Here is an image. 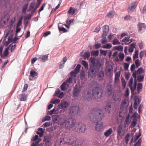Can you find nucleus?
<instances>
[{
    "mask_svg": "<svg viewBox=\"0 0 146 146\" xmlns=\"http://www.w3.org/2000/svg\"><path fill=\"white\" fill-rule=\"evenodd\" d=\"M67 85L66 82H64L60 86L61 89L62 91L66 90V86Z\"/></svg>",
    "mask_w": 146,
    "mask_h": 146,
    "instance_id": "nucleus-33",
    "label": "nucleus"
},
{
    "mask_svg": "<svg viewBox=\"0 0 146 146\" xmlns=\"http://www.w3.org/2000/svg\"><path fill=\"white\" fill-rule=\"evenodd\" d=\"M91 54L93 56H97L99 54V51L97 50L96 51H92L91 52Z\"/></svg>",
    "mask_w": 146,
    "mask_h": 146,
    "instance_id": "nucleus-39",
    "label": "nucleus"
},
{
    "mask_svg": "<svg viewBox=\"0 0 146 146\" xmlns=\"http://www.w3.org/2000/svg\"><path fill=\"white\" fill-rule=\"evenodd\" d=\"M102 93L103 91L102 89L100 88L96 87L93 89L92 94L95 100H97L101 98Z\"/></svg>",
    "mask_w": 146,
    "mask_h": 146,
    "instance_id": "nucleus-3",
    "label": "nucleus"
},
{
    "mask_svg": "<svg viewBox=\"0 0 146 146\" xmlns=\"http://www.w3.org/2000/svg\"><path fill=\"white\" fill-rule=\"evenodd\" d=\"M90 62V66H100L98 64V61L97 59L94 57H91L89 60Z\"/></svg>",
    "mask_w": 146,
    "mask_h": 146,
    "instance_id": "nucleus-8",
    "label": "nucleus"
},
{
    "mask_svg": "<svg viewBox=\"0 0 146 146\" xmlns=\"http://www.w3.org/2000/svg\"><path fill=\"white\" fill-rule=\"evenodd\" d=\"M44 133V130H43V129L41 128L38 129V131L36 133L37 134H38L40 137L43 136Z\"/></svg>",
    "mask_w": 146,
    "mask_h": 146,
    "instance_id": "nucleus-26",
    "label": "nucleus"
},
{
    "mask_svg": "<svg viewBox=\"0 0 146 146\" xmlns=\"http://www.w3.org/2000/svg\"><path fill=\"white\" fill-rule=\"evenodd\" d=\"M8 49L7 48H6L3 54V56L4 58L6 57L8 55Z\"/></svg>",
    "mask_w": 146,
    "mask_h": 146,
    "instance_id": "nucleus-54",
    "label": "nucleus"
},
{
    "mask_svg": "<svg viewBox=\"0 0 146 146\" xmlns=\"http://www.w3.org/2000/svg\"><path fill=\"white\" fill-rule=\"evenodd\" d=\"M134 72H135L136 75L137 76V75H138V74H143L144 73V71L143 68L142 67H140L138 69L137 71H135Z\"/></svg>",
    "mask_w": 146,
    "mask_h": 146,
    "instance_id": "nucleus-30",
    "label": "nucleus"
},
{
    "mask_svg": "<svg viewBox=\"0 0 146 146\" xmlns=\"http://www.w3.org/2000/svg\"><path fill=\"white\" fill-rule=\"evenodd\" d=\"M50 119L51 117L49 116L46 115L42 119V121L44 122L46 121L50 120Z\"/></svg>",
    "mask_w": 146,
    "mask_h": 146,
    "instance_id": "nucleus-47",
    "label": "nucleus"
},
{
    "mask_svg": "<svg viewBox=\"0 0 146 146\" xmlns=\"http://www.w3.org/2000/svg\"><path fill=\"white\" fill-rule=\"evenodd\" d=\"M35 5V3L34 1L31 2L30 5V9L31 10L33 11H35L38 7V6L37 7H34Z\"/></svg>",
    "mask_w": 146,
    "mask_h": 146,
    "instance_id": "nucleus-20",
    "label": "nucleus"
},
{
    "mask_svg": "<svg viewBox=\"0 0 146 146\" xmlns=\"http://www.w3.org/2000/svg\"><path fill=\"white\" fill-rule=\"evenodd\" d=\"M80 90V88L75 86L73 92V95L74 96L77 97L79 95Z\"/></svg>",
    "mask_w": 146,
    "mask_h": 146,
    "instance_id": "nucleus-14",
    "label": "nucleus"
},
{
    "mask_svg": "<svg viewBox=\"0 0 146 146\" xmlns=\"http://www.w3.org/2000/svg\"><path fill=\"white\" fill-rule=\"evenodd\" d=\"M78 11L77 9L70 7L67 13L71 15H73L76 14V13Z\"/></svg>",
    "mask_w": 146,
    "mask_h": 146,
    "instance_id": "nucleus-13",
    "label": "nucleus"
},
{
    "mask_svg": "<svg viewBox=\"0 0 146 146\" xmlns=\"http://www.w3.org/2000/svg\"><path fill=\"white\" fill-rule=\"evenodd\" d=\"M121 96L120 93H115L114 96V100L115 101H120Z\"/></svg>",
    "mask_w": 146,
    "mask_h": 146,
    "instance_id": "nucleus-21",
    "label": "nucleus"
},
{
    "mask_svg": "<svg viewBox=\"0 0 146 146\" xmlns=\"http://www.w3.org/2000/svg\"><path fill=\"white\" fill-rule=\"evenodd\" d=\"M138 51L137 50H136L135 52V54H134L133 56V59L134 60L136 58L138 57Z\"/></svg>",
    "mask_w": 146,
    "mask_h": 146,
    "instance_id": "nucleus-41",
    "label": "nucleus"
},
{
    "mask_svg": "<svg viewBox=\"0 0 146 146\" xmlns=\"http://www.w3.org/2000/svg\"><path fill=\"white\" fill-rule=\"evenodd\" d=\"M129 64L127 63H125L124 64L123 68L124 70H128Z\"/></svg>",
    "mask_w": 146,
    "mask_h": 146,
    "instance_id": "nucleus-59",
    "label": "nucleus"
},
{
    "mask_svg": "<svg viewBox=\"0 0 146 146\" xmlns=\"http://www.w3.org/2000/svg\"><path fill=\"white\" fill-rule=\"evenodd\" d=\"M114 13L112 11H111L108 14L107 16L109 18H112L114 16Z\"/></svg>",
    "mask_w": 146,
    "mask_h": 146,
    "instance_id": "nucleus-50",
    "label": "nucleus"
},
{
    "mask_svg": "<svg viewBox=\"0 0 146 146\" xmlns=\"http://www.w3.org/2000/svg\"><path fill=\"white\" fill-rule=\"evenodd\" d=\"M112 44L113 45L116 44H120L119 41L117 39H113L112 41Z\"/></svg>",
    "mask_w": 146,
    "mask_h": 146,
    "instance_id": "nucleus-48",
    "label": "nucleus"
},
{
    "mask_svg": "<svg viewBox=\"0 0 146 146\" xmlns=\"http://www.w3.org/2000/svg\"><path fill=\"white\" fill-rule=\"evenodd\" d=\"M111 107V103H108L105 107V109L106 111L109 112L110 111Z\"/></svg>",
    "mask_w": 146,
    "mask_h": 146,
    "instance_id": "nucleus-24",
    "label": "nucleus"
},
{
    "mask_svg": "<svg viewBox=\"0 0 146 146\" xmlns=\"http://www.w3.org/2000/svg\"><path fill=\"white\" fill-rule=\"evenodd\" d=\"M104 116L102 111L99 109H93L90 110L89 113L88 117L90 120L97 123L95 129L98 131H100L103 127V123L101 120Z\"/></svg>",
    "mask_w": 146,
    "mask_h": 146,
    "instance_id": "nucleus-1",
    "label": "nucleus"
},
{
    "mask_svg": "<svg viewBox=\"0 0 146 146\" xmlns=\"http://www.w3.org/2000/svg\"><path fill=\"white\" fill-rule=\"evenodd\" d=\"M136 7L137 4L136 3H134L131 4L127 9L128 12L130 13L133 11Z\"/></svg>",
    "mask_w": 146,
    "mask_h": 146,
    "instance_id": "nucleus-12",
    "label": "nucleus"
},
{
    "mask_svg": "<svg viewBox=\"0 0 146 146\" xmlns=\"http://www.w3.org/2000/svg\"><path fill=\"white\" fill-rule=\"evenodd\" d=\"M130 137V134L129 133H127L125 136L124 139V141L126 145H127L128 143Z\"/></svg>",
    "mask_w": 146,
    "mask_h": 146,
    "instance_id": "nucleus-34",
    "label": "nucleus"
},
{
    "mask_svg": "<svg viewBox=\"0 0 146 146\" xmlns=\"http://www.w3.org/2000/svg\"><path fill=\"white\" fill-rule=\"evenodd\" d=\"M82 63L84 67L86 68H88V63L87 62L84 60H82Z\"/></svg>",
    "mask_w": 146,
    "mask_h": 146,
    "instance_id": "nucleus-49",
    "label": "nucleus"
},
{
    "mask_svg": "<svg viewBox=\"0 0 146 146\" xmlns=\"http://www.w3.org/2000/svg\"><path fill=\"white\" fill-rule=\"evenodd\" d=\"M104 75V72L103 70H101L98 73V79L100 80H102Z\"/></svg>",
    "mask_w": 146,
    "mask_h": 146,
    "instance_id": "nucleus-19",
    "label": "nucleus"
},
{
    "mask_svg": "<svg viewBox=\"0 0 146 146\" xmlns=\"http://www.w3.org/2000/svg\"><path fill=\"white\" fill-rule=\"evenodd\" d=\"M112 47V45L109 44H107L106 45H103L102 48H104L110 49Z\"/></svg>",
    "mask_w": 146,
    "mask_h": 146,
    "instance_id": "nucleus-40",
    "label": "nucleus"
},
{
    "mask_svg": "<svg viewBox=\"0 0 146 146\" xmlns=\"http://www.w3.org/2000/svg\"><path fill=\"white\" fill-rule=\"evenodd\" d=\"M137 26L139 27V31H142L143 29H145L146 27V26L144 23H139L137 25Z\"/></svg>",
    "mask_w": 146,
    "mask_h": 146,
    "instance_id": "nucleus-22",
    "label": "nucleus"
},
{
    "mask_svg": "<svg viewBox=\"0 0 146 146\" xmlns=\"http://www.w3.org/2000/svg\"><path fill=\"white\" fill-rule=\"evenodd\" d=\"M144 79V75H142L138 76L137 78V81L141 82L143 81Z\"/></svg>",
    "mask_w": 146,
    "mask_h": 146,
    "instance_id": "nucleus-42",
    "label": "nucleus"
},
{
    "mask_svg": "<svg viewBox=\"0 0 146 146\" xmlns=\"http://www.w3.org/2000/svg\"><path fill=\"white\" fill-rule=\"evenodd\" d=\"M68 143L70 144H72L75 143L76 141V138L74 136L69 138L67 139Z\"/></svg>",
    "mask_w": 146,
    "mask_h": 146,
    "instance_id": "nucleus-17",
    "label": "nucleus"
},
{
    "mask_svg": "<svg viewBox=\"0 0 146 146\" xmlns=\"http://www.w3.org/2000/svg\"><path fill=\"white\" fill-rule=\"evenodd\" d=\"M28 87V86L27 84H25L24 85V86L22 90V92H25V91H26Z\"/></svg>",
    "mask_w": 146,
    "mask_h": 146,
    "instance_id": "nucleus-61",
    "label": "nucleus"
},
{
    "mask_svg": "<svg viewBox=\"0 0 146 146\" xmlns=\"http://www.w3.org/2000/svg\"><path fill=\"white\" fill-rule=\"evenodd\" d=\"M58 28L59 31H62L64 33H65L67 32V30L64 27H60L59 26H58Z\"/></svg>",
    "mask_w": 146,
    "mask_h": 146,
    "instance_id": "nucleus-55",
    "label": "nucleus"
},
{
    "mask_svg": "<svg viewBox=\"0 0 146 146\" xmlns=\"http://www.w3.org/2000/svg\"><path fill=\"white\" fill-rule=\"evenodd\" d=\"M28 4L29 3H26L23 7L22 9V12L23 13H25L27 9Z\"/></svg>",
    "mask_w": 146,
    "mask_h": 146,
    "instance_id": "nucleus-44",
    "label": "nucleus"
},
{
    "mask_svg": "<svg viewBox=\"0 0 146 146\" xmlns=\"http://www.w3.org/2000/svg\"><path fill=\"white\" fill-rule=\"evenodd\" d=\"M90 56V53L89 52H87L84 53V57L85 59L88 58Z\"/></svg>",
    "mask_w": 146,
    "mask_h": 146,
    "instance_id": "nucleus-51",
    "label": "nucleus"
},
{
    "mask_svg": "<svg viewBox=\"0 0 146 146\" xmlns=\"http://www.w3.org/2000/svg\"><path fill=\"white\" fill-rule=\"evenodd\" d=\"M141 142V139H139L136 143L133 146H140Z\"/></svg>",
    "mask_w": 146,
    "mask_h": 146,
    "instance_id": "nucleus-53",
    "label": "nucleus"
},
{
    "mask_svg": "<svg viewBox=\"0 0 146 146\" xmlns=\"http://www.w3.org/2000/svg\"><path fill=\"white\" fill-rule=\"evenodd\" d=\"M113 70V68L111 66V68H108L106 71V74L107 76H109L112 74V71Z\"/></svg>",
    "mask_w": 146,
    "mask_h": 146,
    "instance_id": "nucleus-27",
    "label": "nucleus"
},
{
    "mask_svg": "<svg viewBox=\"0 0 146 146\" xmlns=\"http://www.w3.org/2000/svg\"><path fill=\"white\" fill-rule=\"evenodd\" d=\"M59 109L58 108L55 109V108L51 110L49 112V114L51 115L53 114H57L58 113Z\"/></svg>",
    "mask_w": 146,
    "mask_h": 146,
    "instance_id": "nucleus-31",
    "label": "nucleus"
},
{
    "mask_svg": "<svg viewBox=\"0 0 146 146\" xmlns=\"http://www.w3.org/2000/svg\"><path fill=\"white\" fill-rule=\"evenodd\" d=\"M141 135V133L139 132L137 133H136L135 135L134 138V141H136L137 139L140 137Z\"/></svg>",
    "mask_w": 146,
    "mask_h": 146,
    "instance_id": "nucleus-43",
    "label": "nucleus"
},
{
    "mask_svg": "<svg viewBox=\"0 0 146 146\" xmlns=\"http://www.w3.org/2000/svg\"><path fill=\"white\" fill-rule=\"evenodd\" d=\"M132 76L134 79L133 84V87H135V89L136 88L137 86V76L136 75V73L135 72H133Z\"/></svg>",
    "mask_w": 146,
    "mask_h": 146,
    "instance_id": "nucleus-28",
    "label": "nucleus"
},
{
    "mask_svg": "<svg viewBox=\"0 0 146 146\" xmlns=\"http://www.w3.org/2000/svg\"><path fill=\"white\" fill-rule=\"evenodd\" d=\"M96 66H90V67L89 71V75H93V74L95 73L96 71L95 67Z\"/></svg>",
    "mask_w": 146,
    "mask_h": 146,
    "instance_id": "nucleus-15",
    "label": "nucleus"
},
{
    "mask_svg": "<svg viewBox=\"0 0 146 146\" xmlns=\"http://www.w3.org/2000/svg\"><path fill=\"white\" fill-rule=\"evenodd\" d=\"M119 56L120 60L121 61H123L124 57V54L123 53H120Z\"/></svg>",
    "mask_w": 146,
    "mask_h": 146,
    "instance_id": "nucleus-57",
    "label": "nucleus"
},
{
    "mask_svg": "<svg viewBox=\"0 0 146 146\" xmlns=\"http://www.w3.org/2000/svg\"><path fill=\"white\" fill-rule=\"evenodd\" d=\"M120 75V72L119 71L117 72L115 75V79H114V83H117L118 82L119 79Z\"/></svg>",
    "mask_w": 146,
    "mask_h": 146,
    "instance_id": "nucleus-23",
    "label": "nucleus"
},
{
    "mask_svg": "<svg viewBox=\"0 0 146 146\" xmlns=\"http://www.w3.org/2000/svg\"><path fill=\"white\" fill-rule=\"evenodd\" d=\"M135 46L136 44L135 43L131 44L130 45V47L128 49L129 52H133V48H135Z\"/></svg>",
    "mask_w": 146,
    "mask_h": 146,
    "instance_id": "nucleus-29",
    "label": "nucleus"
},
{
    "mask_svg": "<svg viewBox=\"0 0 146 146\" xmlns=\"http://www.w3.org/2000/svg\"><path fill=\"white\" fill-rule=\"evenodd\" d=\"M76 123V120L75 119L72 117L69 118L66 120L65 123V127L67 129H70L73 127Z\"/></svg>",
    "mask_w": 146,
    "mask_h": 146,
    "instance_id": "nucleus-4",
    "label": "nucleus"
},
{
    "mask_svg": "<svg viewBox=\"0 0 146 146\" xmlns=\"http://www.w3.org/2000/svg\"><path fill=\"white\" fill-rule=\"evenodd\" d=\"M64 96V94L62 92H61L60 94H59L57 96L58 98H63Z\"/></svg>",
    "mask_w": 146,
    "mask_h": 146,
    "instance_id": "nucleus-62",
    "label": "nucleus"
},
{
    "mask_svg": "<svg viewBox=\"0 0 146 146\" xmlns=\"http://www.w3.org/2000/svg\"><path fill=\"white\" fill-rule=\"evenodd\" d=\"M68 105V104L67 101H61V103L58 105L59 108L63 110H64L67 108Z\"/></svg>",
    "mask_w": 146,
    "mask_h": 146,
    "instance_id": "nucleus-9",
    "label": "nucleus"
},
{
    "mask_svg": "<svg viewBox=\"0 0 146 146\" xmlns=\"http://www.w3.org/2000/svg\"><path fill=\"white\" fill-rule=\"evenodd\" d=\"M113 132L111 128H109L108 130L106 131L104 133V135L106 137H108L111 135Z\"/></svg>",
    "mask_w": 146,
    "mask_h": 146,
    "instance_id": "nucleus-16",
    "label": "nucleus"
},
{
    "mask_svg": "<svg viewBox=\"0 0 146 146\" xmlns=\"http://www.w3.org/2000/svg\"><path fill=\"white\" fill-rule=\"evenodd\" d=\"M30 76L29 79L30 80H33L35 78H36L38 76V73L34 71L33 70H31L30 72Z\"/></svg>",
    "mask_w": 146,
    "mask_h": 146,
    "instance_id": "nucleus-10",
    "label": "nucleus"
},
{
    "mask_svg": "<svg viewBox=\"0 0 146 146\" xmlns=\"http://www.w3.org/2000/svg\"><path fill=\"white\" fill-rule=\"evenodd\" d=\"M117 138H121V137L124 135L125 133L124 126L122 124L119 125L117 128Z\"/></svg>",
    "mask_w": 146,
    "mask_h": 146,
    "instance_id": "nucleus-6",
    "label": "nucleus"
},
{
    "mask_svg": "<svg viewBox=\"0 0 146 146\" xmlns=\"http://www.w3.org/2000/svg\"><path fill=\"white\" fill-rule=\"evenodd\" d=\"M7 20V18L5 16L2 17L0 21L1 25H2L4 24L5 23L6 21Z\"/></svg>",
    "mask_w": 146,
    "mask_h": 146,
    "instance_id": "nucleus-38",
    "label": "nucleus"
},
{
    "mask_svg": "<svg viewBox=\"0 0 146 146\" xmlns=\"http://www.w3.org/2000/svg\"><path fill=\"white\" fill-rule=\"evenodd\" d=\"M117 119L119 123H121L122 122L123 117L119 113L117 117Z\"/></svg>",
    "mask_w": 146,
    "mask_h": 146,
    "instance_id": "nucleus-32",
    "label": "nucleus"
},
{
    "mask_svg": "<svg viewBox=\"0 0 146 146\" xmlns=\"http://www.w3.org/2000/svg\"><path fill=\"white\" fill-rule=\"evenodd\" d=\"M135 64L136 65V68H138L139 66L140 65V63L139 62V60L138 59H137L135 62Z\"/></svg>",
    "mask_w": 146,
    "mask_h": 146,
    "instance_id": "nucleus-58",
    "label": "nucleus"
},
{
    "mask_svg": "<svg viewBox=\"0 0 146 146\" xmlns=\"http://www.w3.org/2000/svg\"><path fill=\"white\" fill-rule=\"evenodd\" d=\"M131 121V119H130V116L129 115H128L126 117L125 120V123L127 124H129L130 123Z\"/></svg>",
    "mask_w": 146,
    "mask_h": 146,
    "instance_id": "nucleus-37",
    "label": "nucleus"
},
{
    "mask_svg": "<svg viewBox=\"0 0 146 146\" xmlns=\"http://www.w3.org/2000/svg\"><path fill=\"white\" fill-rule=\"evenodd\" d=\"M74 21V19H71L70 20L68 19L66 21L67 24L69 25L71 24V23H73Z\"/></svg>",
    "mask_w": 146,
    "mask_h": 146,
    "instance_id": "nucleus-64",
    "label": "nucleus"
},
{
    "mask_svg": "<svg viewBox=\"0 0 146 146\" xmlns=\"http://www.w3.org/2000/svg\"><path fill=\"white\" fill-rule=\"evenodd\" d=\"M52 119L54 123L60 125H63L66 122L67 116L64 114L55 115L53 116Z\"/></svg>",
    "mask_w": 146,
    "mask_h": 146,
    "instance_id": "nucleus-2",
    "label": "nucleus"
},
{
    "mask_svg": "<svg viewBox=\"0 0 146 146\" xmlns=\"http://www.w3.org/2000/svg\"><path fill=\"white\" fill-rule=\"evenodd\" d=\"M100 52L101 54L104 55V56H106L107 53V51L103 50H100Z\"/></svg>",
    "mask_w": 146,
    "mask_h": 146,
    "instance_id": "nucleus-63",
    "label": "nucleus"
},
{
    "mask_svg": "<svg viewBox=\"0 0 146 146\" xmlns=\"http://www.w3.org/2000/svg\"><path fill=\"white\" fill-rule=\"evenodd\" d=\"M80 67L81 65L79 64H78L74 71L76 73H78L79 72Z\"/></svg>",
    "mask_w": 146,
    "mask_h": 146,
    "instance_id": "nucleus-36",
    "label": "nucleus"
},
{
    "mask_svg": "<svg viewBox=\"0 0 146 146\" xmlns=\"http://www.w3.org/2000/svg\"><path fill=\"white\" fill-rule=\"evenodd\" d=\"M79 111V108L77 106H72L70 108V114H76L78 113Z\"/></svg>",
    "mask_w": 146,
    "mask_h": 146,
    "instance_id": "nucleus-7",
    "label": "nucleus"
},
{
    "mask_svg": "<svg viewBox=\"0 0 146 146\" xmlns=\"http://www.w3.org/2000/svg\"><path fill=\"white\" fill-rule=\"evenodd\" d=\"M48 54L44 55L42 56V57H39L38 58V59L40 61L42 62H44L48 60Z\"/></svg>",
    "mask_w": 146,
    "mask_h": 146,
    "instance_id": "nucleus-18",
    "label": "nucleus"
},
{
    "mask_svg": "<svg viewBox=\"0 0 146 146\" xmlns=\"http://www.w3.org/2000/svg\"><path fill=\"white\" fill-rule=\"evenodd\" d=\"M127 101L126 100H124L122 102L121 104V108H126L127 106Z\"/></svg>",
    "mask_w": 146,
    "mask_h": 146,
    "instance_id": "nucleus-46",
    "label": "nucleus"
},
{
    "mask_svg": "<svg viewBox=\"0 0 146 146\" xmlns=\"http://www.w3.org/2000/svg\"><path fill=\"white\" fill-rule=\"evenodd\" d=\"M121 80L122 81V86L123 88H124L126 85V83L125 81L123 78L121 79Z\"/></svg>",
    "mask_w": 146,
    "mask_h": 146,
    "instance_id": "nucleus-60",
    "label": "nucleus"
},
{
    "mask_svg": "<svg viewBox=\"0 0 146 146\" xmlns=\"http://www.w3.org/2000/svg\"><path fill=\"white\" fill-rule=\"evenodd\" d=\"M60 102V100L58 99H57L56 100L52 99L51 101L50 102L51 103L53 104H56V103H58Z\"/></svg>",
    "mask_w": 146,
    "mask_h": 146,
    "instance_id": "nucleus-45",
    "label": "nucleus"
},
{
    "mask_svg": "<svg viewBox=\"0 0 146 146\" xmlns=\"http://www.w3.org/2000/svg\"><path fill=\"white\" fill-rule=\"evenodd\" d=\"M130 37L129 36L125 37L123 39L122 41L123 42L127 43L130 40Z\"/></svg>",
    "mask_w": 146,
    "mask_h": 146,
    "instance_id": "nucleus-56",
    "label": "nucleus"
},
{
    "mask_svg": "<svg viewBox=\"0 0 146 146\" xmlns=\"http://www.w3.org/2000/svg\"><path fill=\"white\" fill-rule=\"evenodd\" d=\"M106 28L107 29L106 31H103V33L102 34V37L103 38H106V36H107V34L108 32V28L107 27H106Z\"/></svg>",
    "mask_w": 146,
    "mask_h": 146,
    "instance_id": "nucleus-35",
    "label": "nucleus"
},
{
    "mask_svg": "<svg viewBox=\"0 0 146 146\" xmlns=\"http://www.w3.org/2000/svg\"><path fill=\"white\" fill-rule=\"evenodd\" d=\"M83 98L86 100H90L92 98V94L90 92H84L83 96Z\"/></svg>",
    "mask_w": 146,
    "mask_h": 146,
    "instance_id": "nucleus-11",
    "label": "nucleus"
},
{
    "mask_svg": "<svg viewBox=\"0 0 146 146\" xmlns=\"http://www.w3.org/2000/svg\"><path fill=\"white\" fill-rule=\"evenodd\" d=\"M27 95L25 94H21L19 95V99L21 101H25L26 100Z\"/></svg>",
    "mask_w": 146,
    "mask_h": 146,
    "instance_id": "nucleus-25",
    "label": "nucleus"
},
{
    "mask_svg": "<svg viewBox=\"0 0 146 146\" xmlns=\"http://www.w3.org/2000/svg\"><path fill=\"white\" fill-rule=\"evenodd\" d=\"M114 48L115 50L119 51L122 50L123 49V46L121 45L115 46Z\"/></svg>",
    "mask_w": 146,
    "mask_h": 146,
    "instance_id": "nucleus-52",
    "label": "nucleus"
},
{
    "mask_svg": "<svg viewBox=\"0 0 146 146\" xmlns=\"http://www.w3.org/2000/svg\"><path fill=\"white\" fill-rule=\"evenodd\" d=\"M74 131L78 133H83L86 129V126L84 124L79 123L76 124L74 128Z\"/></svg>",
    "mask_w": 146,
    "mask_h": 146,
    "instance_id": "nucleus-5",
    "label": "nucleus"
}]
</instances>
